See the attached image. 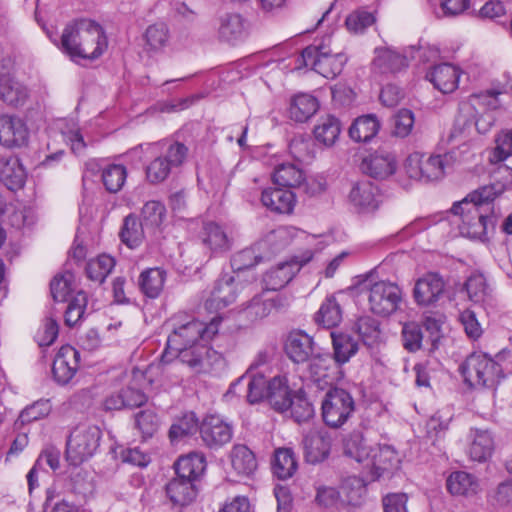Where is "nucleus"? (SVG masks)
I'll return each mask as SVG.
<instances>
[{
	"label": "nucleus",
	"mask_w": 512,
	"mask_h": 512,
	"mask_svg": "<svg viewBox=\"0 0 512 512\" xmlns=\"http://www.w3.org/2000/svg\"><path fill=\"white\" fill-rule=\"evenodd\" d=\"M262 204L270 211L289 214L295 206V194L290 189L283 187L268 188L263 190L261 195Z\"/></svg>",
	"instance_id": "nucleus-28"
},
{
	"label": "nucleus",
	"mask_w": 512,
	"mask_h": 512,
	"mask_svg": "<svg viewBox=\"0 0 512 512\" xmlns=\"http://www.w3.org/2000/svg\"><path fill=\"white\" fill-rule=\"evenodd\" d=\"M197 430L200 431V425L195 413H185L171 425L169 438L171 442H176L187 436L193 435Z\"/></svg>",
	"instance_id": "nucleus-53"
},
{
	"label": "nucleus",
	"mask_w": 512,
	"mask_h": 512,
	"mask_svg": "<svg viewBox=\"0 0 512 512\" xmlns=\"http://www.w3.org/2000/svg\"><path fill=\"white\" fill-rule=\"evenodd\" d=\"M368 301L372 313L387 317L399 308L402 291L395 283L379 281L370 286Z\"/></svg>",
	"instance_id": "nucleus-8"
},
{
	"label": "nucleus",
	"mask_w": 512,
	"mask_h": 512,
	"mask_svg": "<svg viewBox=\"0 0 512 512\" xmlns=\"http://www.w3.org/2000/svg\"><path fill=\"white\" fill-rule=\"evenodd\" d=\"M452 164L453 157L448 153L428 157L420 153H413L405 161V170L411 179L433 181L443 178L446 170L451 168Z\"/></svg>",
	"instance_id": "nucleus-7"
},
{
	"label": "nucleus",
	"mask_w": 512,
	"mask_h": 512,
	"mask_svg": "<svg viewBox=\"0 0 512 512\" xmlns=\"http://www.w3.org/2000/svg\"><path fill=\"white\" fill-rule=\"evenodd\" d=\"M356 404L351 393L343 388L329 387L321 401L322 420L330 428L342 427L352 417Z\"/></svg>",
	"instance_id": "nucleus-5"
},
{
	"label": "nucleus",
	"mask_w": 512,
	"mask_h": 512,
	"mask_svg": "<svg viewBox=\"0 0 512 512\" xmlns=\"http://www.w3.org/2000/svg\"><path fill=\"white\" fill-rule=\"evenodd\" d=\"M408 67L407 57L388 47L376 48L372 62L374 72L379 74H395Z\"/></svg>",
	"instance_id": "nucleus-22"
},
{
	"label": "nucleus",
	"mask_w": 512,
	"mask_h": 512,
	"mask_svg": "<svg viewBox=\"0 0 512 512\" xmlns=\"http://www.w3.org/2000/svg\"><path fill=\"white\" fill-rule=\"evenodd\" d=\"M200 436L207 447L218 449L231 441L233 427L221 417L209 415L200 424Z\"/></svg>",
	"instance_id": "nucleus-12"
},
{
	"label": "nucleus",
	"mask_w": 512,
	"mask_h": 512,
	"mask_svg": "<svg viewBox=\"0 0 512 512\" xmlns=\"http://www.w3.org/2000/svg\"><path fill=\"white\" fill-rule=\"evenodd\" d=\"M144 225L137 216L129 214L124 218L119 236L121 241L129 248L138 247L144 239Z\"/></svg>",
	"instance_id": "nucleus-47"
},
{
	"label": "nucleus",
	"mask_w": 512,
	"mask_h": 512,
	"mask_svg": "<svg viewBox=\"0 0 512 512\" xmlns=\"http://www.w3.org/2000/svg\"><path fill=\"white\" fill-rule=\"evenodd\" d=\"M349 199L360 212H373L379 207V190L370 181H362L353 185Z\"/></svg>",
	"instance_id": "nucleus-25"
},
{
	"label": "nucleus",
	"mask_w": 512,
	"mask_h": 512,
	"mask_svg": "<svg viewBox=\"0 0 512 512\" xmlns=\"http://www.w3.org/2000/svg\"><path fill=\"white\" fill-rule=\"evenodd\" d=\"M166 271L160 268H148L138 278L140 291L149 298H157L163 290Z\"/></svg>",
	"instance_id": "nucleus-37"
},
{
	"label": "nucleus",
	"mask_w": 512,
	"mask_h": 512,
	"mask_svg": "<svg viewBox=\"0 0 512 512\" xmlns=\"http://www.w3.org/2000/svg\"><path fill=\"white\" fill-rule=\"evenodd\" d=\"M115 266L113 257L102 254L95 259L90 260L86 265L87 277L99 284L103 283L106 277L111 273Z\"/></svg>",
	"instance_id": "nucleus-50"
},
{
	"label": "nucleus",
	"mask_w": 512,
	"mask_h": 512,
	"mask_svg": "<svg viewBox=\"0 0 512 512\" xmlns=\"http://www.w3.org/2000/svg\"><path fill=\"white\" fill-rule=\"evenodd\" d=\"M281 231H274L270 235L267 236V238L252 247L245 248L236 254L233 255L231 259V266L235 271H242L248 268H251L255 266L257 263H259L263 256L258 253V251L262 248L267 246L268 244H271L275 238H277V235L280 234Z\"/></svg>",
	"instance_id": "nucleus-32"
},
{
	"label": "nucleus",
	"mask_w": 512,
	"mask_h": 512,
	"mask_svg": "<svg viewBox=\"0 0 512 512\" xmlns=\"http://www.w3.org/2000/svg\"><path fill=\"white\" fill-rule=\"evenodd\" d=\"M101 178L105 189L109 193H117L123 188L126 182V167L121 164L107 165L102 170Z\"/></svg>",
	"instance_id": "nucleus-51"
},
{
	"label": "nucleus",
	"mask_w": 512,
	"mask_h": 512,
	"mask_svg": "<svg viewBox=\"0 0 512 512\" xmlns=\"http://www.w3.org/2000/svg\"><path fill=\"white\" fill-rule=\"evenodd\" d=\"M332 37L324 36L321 40L304 48L297 57L296 68L311 67L327 79L338 76L346 63L344 54L334 51L331 47Z\"/></svg>",
	"instance_id": "nucleus-3"
},
{
	"label": "nucleus",
	"mask_w": 512,
	"mask_h": 512,
	"mask_svg": "<svg viewBox=\"0 0 512 512\" xmlns=\"http://www.w3.org/2000/svg\"><path fill=\"white\" fill-rule=\"evenodd\" d=\"M198 239L211 254H223L232 248L233 240L224 228L216 222H204L198 234Z\"/></svg>",
	"instance_id": "nucleus-17"
},
{
	"label": "nucleus",
	"mask_w": 512,
	"mask_h": 512,
	"mask_svg": "<svg viewBox=\"0 0 512 512\" xmlns=\"http://www.w3.org/2000/svg\"><path fill=\"white\" fill-rule=\"evenodd\" d=\"M268 382L262 373H252V370H247L231 385V388L246 384L247 400L249 403L255 404L266 398Z\"/></svg>",
	"instance_id": "nucleus-34"
},
{
	"label": "nucleus",
	"mask_w": 512,
	"mask_h": 512,
	"mask_svg": "<svg viewBox=\"0 0 512 512\" xmlns=\"http://www.w3.org/2000/svg\"><path fill=\"white\" fill-rule=\"evenodd\" d=\"M333 348V359L338 365L347 363L359 349L358 341L347 333L330 332Z\"/></svg>",
	"instance_id": "nucleus-35"
},
{
	"label": "nucleus",
	"mask_w": 512,
	"mask_h": 512,
	"mask_svg": "<svg viewBox=\"0 0 512 512\" xmlns=\"http://www.w3.org/2000/svg\"><path fill=\"white\" fill-rule=\"evenodd\" d=\"M464 382L474 388H493L504 377L501 366L484 353H472L460 365Z\"/></svg>",
	"instance_id": "nucleus-4"
},
{
	"label": "nucleus",
	"mask_w": 512,
	"mask_h": 512,
	"mask_svg": "<svg viewBox=\"0 0 512 512\" xmlns=\"http://www.w3.org/2000/svg\"><path fill=\"white\" fill-rule=\"evenodd\" d=\"M312 255L296 262H284L277 265L275 268L270 269L264 274L263 282L267 290L277 291L287 285L299 271L300 266L304 265L311 259Z\"/></svg>",
	"instance_id": "nucleus-26"
},
{
	"label": "nucleus",
	"mask_w": 512,
	"mask_h": 512,
	"mask_svg": "<svg viewBox=\"0 0 512 512\" xmlns=\"http://www.w3.org/2000/svg\"><path fill=\"white\" fill-rule=\"evenodd\" d=\"M319 109L317 98L310 94L301 93L294 96L290 102V118L296 122H306Z\"/></svg>",
	"instance_id": "nucleus-38"
},
{
	"label": "nucleus",
	"mask_w": 512,
	"mask_h": 512,
	"mask_svg": "<svg viewBox=\"0 0 512 512\" xmlns=\"http://www.w3.org/2000/svg\"><path fill=\"white\" fill-rule=\"evenodd\" d=\"M315 322L324 328H333L342 320V309L334 296H329L315 314Z\"/></svg>",
	"instance_id": "nucleus-45"
},
{
	"label": "nucleus",
	"mask_w": 512,
	"mask_h": 512,
	"mask_svg": "<svg viewBox=\"0 0 512 512\" xmlns=\"http://www.w3.org/2000/svg\"><path fill=\"white\" fill-rule=\"evenodd\" d=\"M372 448L366 445L360 433L350 434L343 443L344 455L358 463H363L369 459Z\"/></svg>",
	"instance_id": "nucleus-49"
},
{
	"label": "nucleus",
	"mask_w": 512,
	"mask_h": 512,
	"mask_svg": "<svg viewBox=\"0 0 512 512\" xmlns=\"http://www.w3.org/2000/svg\"><path fill=\"white\" fill-rule=\"evenodd\" d=\"M238 284L232 276H225L216 281L205 306L208 310H220L232 304L237 297Z\"/></svg>",
	"instance_id": "nucleus-23"
},
{
	"label": "nucleus",
	"mask_w": 512,
	"mask_h": 512,
	"mask_svg": "<svg viewBox=\"0 0 512 512\" xmlns=\"http://www.w3.org/2000/svg\"><path fill=\"white\" fill-rule=\"evenodd\" d=\"M165 215L166 208L163 203L155 200L148 201L141 211V223L145 227H159L163 223Z\"/></svg>",
	"instance_id": "nucleus-55"
},
{
	"label": "nucleus",
	"mask_w": 512,
	"mask_h": 512,
	"mask_svg": "<svg viewBox=\"0 0 512 512\" xmlns=\"http://www.w3.org/2000/svg\"><path fill=\"white\" fill-rule=\"evenodd\" d=\"M165 491L172 507L180 512L183 508L191 505L198 495V488L195 483L177 475L166 484Z\"/></svg>",
	"instance_id": "nucleus-19"
},
{
	"label": "nucleus",
	"mask_w": 512,
	"mask_h": 512,
	"mask_svg": "<svg viewBox=\"0 0 512 512\" xmlns=\"http://www.w3.org/2000/svg\"><path fill=\"white\" fill-rule=\"evenodd\" d=\"M494 122L495 117L491 112L486 111L478 115L472 103L463 102L459 105L455 129L464 132L474 126L478 133L485 134L491 129Z\"/></svg>",
	"instance_id": "nucleus-15"
},
{
	"label": "nucleus",
	"mask_w": 512,
	"mask_h": 512,
	"mask_svg": "<svg viewBox=\"0 0 512 512\" xmlns=\"http://www.w3.org/2000/svg\"><path fill=\"white\" fill-rule=\"evenodd\" d=\"M288 410L293 420L297 423L309 421L315 413L313 404L308 400L305 392L302 390H298L293 394Z\"/></svg>",
	"instance_id": "nucleus-52"
},
{
	"label": "nucleus",
	"mask_w": 512,
	"mask_h": 512,
	"mask_svg": "<svg viewBox=\"0 0 512 512\" xmlns=\"http://www.w3.org/2000/svg\"><path fill=\"white\" fill-rule=\"evenodd\" d=\"M283 306V298L280 295L273 298H264L262 295H257L245 307V313L250 320H257L268 316L273 309L277 310Z\"/></svg>",
	"instance_id": "nucleus-43"
},
{
	"label": "nucleus",
	"mask_w": 512,
	"mask_h": 512,
	"mask_svg": "<svg viewBox=\"0 0 512 512\" xmlns=\"http://www.w3.org/2000/svg\"><path fill=\"white\" fill-rule=\"evenodd\" d=\"M87 306V296L84 292H78L68 303L64 313L65 324L72 327L83 317Z\"/></svg>",
	"instance_id": "nucleus-58"
},
{
	"label": "nucleus",
	"mask_w": 512,
	"mask_h": 512,
	"mask_svg": "<svg viewBox=\"0 0 512 512\" xmlns=\"http://www.w3.org/2000/svg\"><path fill=\"white\" fill-rule=\"evenodd\" d=\"M315 139L325 146H332L341 132V124L338 118L332 115L321 117L314 127Z\"/></svg>",
	"instance_id": "nucleus-44"
},
{
	"label": "nucleus",
	"mask_w": 512,
	"mask_h": 512,
	"mask_svg": "<svg viewBox=\"0 0 512 512\" xmlns=\"http://www.w3.org/2000/svg\"><path fill=\"white\" fill-rule=\"evenodd\" d=\"M496 147L491 156V161L502 162L512 154V135L508 130L499 133L495 139Z\"/></svg>",
	"instance_id": "nucleus-63"
},
{
	"label": "nucleus",
	"mask_w": 512,
	"mask_h": 512,
	"mask_svg": "<svg viewBox=\"0 0 512 512\" xmlns=\"http://www.w3.org/2000/svg\"><path fill=\"white\" fill-rule=\"evenodd\" d=\"M505 173L453 204L451 212L461 216L462 231L469 238L483 240L488 228L495 227L498 215L494 211L493 202L505 191L512 189V176L507 169Z\"/></svg>",
	"instance_id": "nucleus-1"
},
{
	"label": "nucleus",
	"mask_w": 512,
	"mask_h": 512,
	"mask_svg": "<svg viewBox=\"0 0 512 512\" xmlns=\"http://www.w3.org/2000/svg\"><path fill=\"white\" fill-rule=\"evenodd\" d=\"M29 137L26 124L19 117L0 116V143L7 147L24 146Z\"/></svg>",
	"instance_id": "nucleus-21"
},
{
	"label": "nucleus",
	"mask_w": 512,
	"mask_h": 512,
	"mask_svg": "<svg viewBox=\"0 0 512 512\" xmlns=\"http://www.w3.org/2000/svg\"><path fill=\"white\" fill-rule=\"evenodd\" d=\"M298 469L295 454L290 448H278L275 450L272 461L273 474L280 480L291 478Z\"/></svg>",
	"instance_id": "nucleus-40"
},
{
	"label": "nucleus",
	"mask_w": 512,
	"mask_h": 512,
	"mask_svg": "<svg viewBox=\"0 0 512 512\" xmlns=\"http://www.w3.org/2000/svg\"><path fill=\"white\" fill-rule=\"evenodd\" d=\"M188 154V148L180 143L174 142L169 145L164 155L156 157L146 167V177L150 183L163 182L173 168L181 166Z\"/></svg>",
	"instance_id": "nucleus-9"
},
{
	"label": "nucleus",
	"mask_w": 512,
	"mask_h": 512,
	"mask_svg": "<svg viewBox=\"0 0 512 512\" xmlns=\"http://www.w3.org/2000/svg\"><path fill=\"white\" fill-rule=\"evenodd\" d=\"M74 289V275L70 271L56 275L50 283V292L55 302H65Z\"/></svg>",
	"instance_id": "nucleus-54"
},
{
	"label": "nucleus",
	"mask_w": 512,
	"mask_h": 512,
	"mask_svg": "<svg viewBox=\"0 0 512 512\" xmlns=\"http://www.w3.org/2000/svg\"><path fill=\"white\" fill-rule=\"evenodd\" d=\"M465 290L469 299L474 303L484 301L488 295L486 279L482 274H473L465 282Z\"/></svg>",
	"instance_id": "nucleus-61"
},
{
	"label": "nucleus",
	"mask_w": 512,
	"mask_h": 512,
	"mask_svg": "<svg viewBox=\"0 0 512 512\" xmlns=\"http://www.w3.org/2000/svg\"><path fill=\"white\" fill-rule=\"evenodd\" d=\"M273 183L288 189L301 187L306 189L303 171L292 163H282L275 168Z\"/></svg>",
	"instance_id": "nucleus-36"
},
{
	"label": "nucleus",
	"mask_w": 512,
	"mask_h": 512,
	"mask_svg": "<svg viewBox=\"0 0 512 512\" xmlns=\"http://www.w3.org/2000/svg\"><path fill=\"white\" fill-rule=\"evenodd\" d=\"M284 350L288 358L301 364L308 362L315 354L313 337L302 330L291 331L284 343Z\"/></svg>",
	"instance_id": "nucleus-16"
},
{
	"label": "nucleus",
	"mask_w": 512,
	"mask_h": 512,
	"mask_svg": "<svg viewBox=\"0 0 512 512\" xmlns=\"http://www.w3.org/2000/svg\"><path fill=\"white\" fill-rule=\"evenodd\" d=\"M102 431L96 425L78 426L67 441L66 459L74 466L91 458L100 446Z\"/></svg>",
	"instance_id": "nucleus-6"
},
{
	"label": "nucleus",
	"mask_w": 512,
	"mask_h": 512,
	"mask_svg": "<svg viewBox=\"0 0 512 512\" xmlns=\"http://www.w3.org/2000/svg\"><path fill=\"white\" fill-rule=\"evenodd\" d=\"M80 353L70 345L62 346L57 352L53 364L54 380L60 385L68 384L79 369Z\"/></svg>",
	"instance_id": "nucleus-13"
},
{
	"label": "nucleus",
	"mask_w": 512,
	"mask_h": 512,
	"mask_svg": "<svg viewBox=\"0 0 512 512\" xmlns=\"http://www.w3.org/2000/svg\"><path fill=\"white\" fill-rule=\"evenodd\" d=\"M357 329L367 345H374L380 339V323L370 316L361 317L357 322Z\"/></svg>",
	"instance_id": "nucleus-60"
},
{
	"label": "nucleus",
	"mask_w": 512,
	"mask_h": 512,
	"mask_svg": "<svg viewBox=\"0 0 512 512\" xmlns=\"http://www.w3.org/2000/svg\"><path fill=\"white\" fill-rule=\"evenodd\" d=\"M397 169V161L394 154L378 150L362 158L360 170L374 178L383 180L393 175Z\"/></svg>",
	"instance_id": "nucleus-14"
},
{
	"label": "nucleus",
	"mask_w": 512,
	"mask_h": 512,
	"mask_svg": "<svg viewBox=\"0 0 512 512\" xmlns=\"http://www.w3.org/2000/svg\"><path fill=\"white\" fill-rule=\"evenodd\" d=\"M447 489L452 495L471 497L480 491L478 478L465 471L452 472L446 481Z\"/></svg>",
	"instance_id": "nucleus-31"
},
{
	"label": "nucleus",
	"mask_w": 512,
	"mask_h": 512,
	"mask_svg": "<svg viewBox=\"0 0 512 512\" xmlns=\"http://www.w3.org/2000/svg\"><path fill=\"white\" fill-rule=\"evenodd\" d=\"M168 37L169 31L165 23L150 25L145 32L147 44L153 49H158L164 46L168 41Z\"/></svg>",
	"instance_id": "nucleus-64"
},
{
	"label": "nucleus",
	"mask_w": 512,
	"mask_h": 512,
	"mask_svg": "<svg viewBox=\"0 0 512 512\" xmlns=\"http://www.w3.org/2000/svg\"><path fill=\"white\" fill-rule=\"evenodd\" d=\"M26 179L24 168L14 156L0 159V181L11 191L23 187Z\"/></svg>",
	"instance_id": "nucleus-30"
},
{
	"label": "nucleus",
	"mask_w": 512,
	"mask_h": 512,
	"mask_svg": "<svg viewBox=\"0 0 512 512\" xmlns=\"http://www.w3.org/2000/svg\"><path fill=\"white\" fill-rule=\"evenodd\" d=\"M247 35L245 21L237 13H226L219 17L218 36L222 41L236 44Z\"/></svg>",
	"instance_id": "nucleus-29"
},
{
	"label": "nucleus",
	"mask_w": 512,
	"mask_h": 512,
	"mask_svg": "<svg viewBox=\"0 0 512 512\" xmlns=\"http://www.w3.org/2000/svg\"><path fill=\"white\" fill-rule=\"evenodd\" d=\"M81 48L77 51L78 59L93 60L100 57L107 48V39L103 28L92 20H79Z\"/></svg>",
	"instance_id": "nucleus-10"
},
{
	"label": "nucleus",
	"mask_w": 512,
	"mask_h": 512,
	"mask_svg": "<svg viewBox=\"0 0 512 512\" xmlns=\"http://www.w3.org/2000/svg\"><path fill=\"white\" fill-rule=\"evenodd\" d=\"M79 33V21L67 25L61 36V48L73 60L78 59L77 51L80 50L82 42L77 36Z\"/></svg>",
	"instance_id": "nucleus-56"
},
{
	"label": "nucleus",
	"mask_w": 512,
	"mask_h": 512,
	"mask_svg": "<svg viewBox=\"0 0 512 512\" xmlns=\"http://www.w3.org/2000/svg\"><path fill=\"white\" fill-rule=\"evenodd\" d=\"M183 316H174L169 325L172 331L168 336L167 345L162 355L164 362H169V354L181 351L183 348L199 343L200 340L209 341L218 333L221 318L214 317L209 323H203L196 319L182 321Z\"/></svg>",
	"instance_id": "nucleus-2"
},
{
	"label": "nucleus",
	"mask_w": 512,
	"mask_h": 512,
	"mask_svg": "<svg viewBox=\"0 0 512 512\" xmlns=\"http://www.w3.org/2000/svg\"><path fill=\"white\" fill-rule=\"evenodd\" d=\"M135 425L144 439L151 438L159 428V418L152 409H146L135 415Z\"/></svg>",
	"instance_id": "nucleus-59"
},
{
	"label": "nucleus",
	"mask_w": 512,
	"mask_h": 512,
	"mask_svg": "<svg viewBox=\"0 0 512 512\" xmlns=\"http://www.w3.org/2000/svg\"><path fill=\"white\" fill-rule=\"evenodd\" d=\"M292 398L293 394L285 376H275L268 382L266 399L272 409L279 413L288 411Z\"/></svg>",
	"instance_id": "nucleus-27"
},
{
	"label": "nucleus",
	"mask_w": 512,
	"mask_h": 512,
	"mask_svg": "<svg viewBox=\"0 0 512 512\" xmlns=\"http://www.w3.org/2000/svg\"><path fill=\"white\" fill-rule=\"evenodd\" d=\"M28 97L27 88L9 76L0 77V98L11 106L23 105Z\"/></svg>",
	"instance_id": "nucleus-42"
},
{
	"label": "nucleus",
	"mask_w": 512,
	"mask_h": 512,
	"mask_svg": "<svg viewBox=\"0 0 512 512\" xmlns=\"http://www.w3.org/2000/svg\"><path fill=\"white\" fill-rule=\"evenodd\" d=\"M51 411L49 400H39L27 406L19 415L18 422L22 425L46 417Z\"/></svg>",
	"instance_id": "nucleus-62"
},
{
	"label": "nucleus",
	"mask_w": 512,
	"mask_h": 512,
	"mask_svg": "<svg viewBox=\"0 0 512 512\" xmlns=\"http://www.w3.org/2000/svg\"><path fill=\"white\" fill-rule=\"evenodd\" d=\"M367 461L371 465L373 480L379 479L386 472L398 469L400 464L397 451L392 446L386 444L373 447Z\"/></svg>",
	"instance_id": "nucleus-20"
},
{
	"label": "nucleus",
	"mask_w": 512,
	"mask_h": 512,
	"mask_svg": "<svg viewBox=\"0 0 512 512\" xmlns=\"http://www.w3.org/2000/svg\"><path fill=\"white\" fill-rule=\"evenodd\" d=\"M445 292V282L436 272H429L419 278L413 288V298L417 305L428 307L435 305Z\"/></svg>",
	"instance_id": "nucleus-11"
},
{
	"label": "nucleus",
	"mask_w": 512,
	"mask_h": 512,
	"mask_svg": "<svg viewBox=\"0 0 512 512\" xmlns=\"http://www.w3.org/2000/svg\"><path fill=\"white\" fill-rule=\"evenodd\" d=\"M230 458L233 469L239 475L250 476L257 469L256 457L246 445H234L230 453Z\"/></svg>",
	"instance_id": "nucleus-41"
},
{
	"label": "nucleus",
	"mask_w": 512,
	"mask_h": 512,
	"mask_svg": "<svg viewBox=\"0 0 512 512\" xmlns=\"http://www.w3.org/2000/svg\"><path fill=\"white\" fill-rule=\"evenodd\" d=\"M380 128V122L374 114L363 115L355 119L349 128V136L356 142H369Z\"/></svg>",
	"instance_id": "nucleus-39"
},
{
	"label": "nucleus",
	"mask_w": 512,
	"mask_h": 512,
	"mask_svg": "<svg viewBox=\"0 0 512 512\" xmlns=\"http://www.w3.org/2000/svg\"><path fill=\"white\" fill-rule=\"evenodd\" d=\"M461 70L449 63H442L434 66L426 74V78L434 87L443 94L453 92L457 87L461 75Z\"/></svg>",
	"instance_id": "nucleus-24"
},
{
	"label": "nucleus",
	"mask_w": 512,
	"mask_h": 512,
	"mask_svg": "<svg viewBox=\"0 0 512 512\" xmlns=\"http://www.w3.org/2000/svg\"><path fill=\"white\" fill-rule=\"evenodd\" d=\"M424 340L421 326L416 322H407L402 327L403 347L409 352H416L422 348Z\"/></svg>",
	"instance_id": "nucleus-57"
},
{
	"label": "nucleus",
	"mask_w": 512,
	"mask_h": 512,
	"mask_svg": "<svg viewBox=\"0 0 512 512\" xmlns=\"http://www.w3.org/2000/svg\"><path fill=\"white\" fill-rule=\"evenodd\" d=\"M494 449V441L488 431L476 430L468 454L470 459L477 462H485Z\"/></svg>",
	"instance_id": "nucleus-46"
},
{
	"label": "nucleus",
	"mask_w": 512,
	"mask_h": 512,
	"mask_svg": "<svg viewBox=\"0 0 512 512\" xmlns=\"http://www.w3.org/2000/svg\"><path fill=\"white\" fill-rule=\"evenodd\" d=\"M175 474L195 483L206 469L205 457L199 453H190L180 457L174 464Z\"/></svg>",
	"instance_id": "nucleus-33"
},
{
	"label": "nucleus",
	"mask_w": 512,
	"mask_h": 512,
	"mask_svg": "<svg viewBox=\"0 0 512 512\" xmlns=\"http://www.w3.org/2000/svg\"><path fill=\"white\" fill-rule=\"evenodd\" d=\"M302 444L306 461L316 464L328 457L331 449V438L326 431L313 429L303 437Z\"/></svg>",
	"instance_id": "nucleus-18"
},
{
	"label": "nucleus",
	"mask_w": 512,
	"mask_h": 512,
	"mask_svg": "<svg viewBox=\"0 0 512 512\" xmlns=\"http://www.w3.org/2000/svg\"><path fill=\"white\" fill-rule=\"evenodd\" d=\"M207 345L196 343L194 345L183 348L181 351H175L169 354V361L173 357H177L180 362L186 364L194 372L200 373L203 357L207 354Z\"/></svg>",
	"instance_id": "nucleus-48"
}]
</instances>
